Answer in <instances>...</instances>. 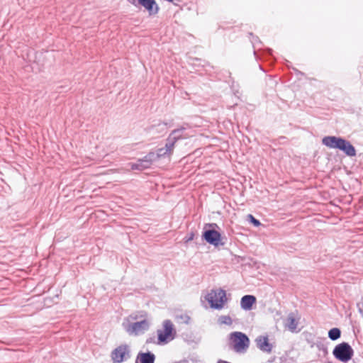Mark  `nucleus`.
<instances>
[{"label": "nucleus", "instance_id": "obj_15", "mask_svg": "<svg viewBox=\"0 0 363 363\" xmlns=\"http://www.w3.org/2000/svg\"><path fill=\"white\" fill-rule=\"evenodd\" d=\"M341 335V332L340 329L337 328H332L328 332V337L332 340H337Z\"/></svg>", "mask_w": 363, "mask_h": 363}, {"label": "nucleus", "instance_id": "obj_6", "mask_svg": "<svg viewBox=\"0 0 363 363\" xmlns=\"http://www.w3.org/2000/svg\"><path fill=\"white\" fill-rule=\"evenodd\" d=\"M163 330H157L159 343L166 344L174 337L173 324L169 320L163 322Z\"/></svg>", "mask_w": 363, "mask_h": 363}, {"label": "nucleus", "instance_id": "obj_16", "mask_svg": "<svg viewBox=\"0 0 363 363\" xmlns=\"http://www.w3.org/2000/svg\"><path fill=\"white\" fill-rule=\"evenodd\" d=\"M241 306L243 309H250V294L244 296L241 299Z\"/></svg>", "mask_w": 363, "mask_h": 363}, {"label": "nucleus", "instance_id": "obj_7", "mask_svg": "<svg viewBox=\"0 0 363 363\" xmlns=\"http://www.w3.org/2000/svg\"><path fill=\"white\" fill-rule=\"evenodd\" d=\"M301 316L297 312H292L284 319L283 323L285 330L291 333H298L301 330L299 328Z\"/></svg>", "mask_w": 363, "mask_h": 363}, {"label": "nucleus", "instance_id": "obj_1", "mask_svg": "<svg viewBox=\"0 0 363 363\" xmlns=\"http://www.w3.org/2000/svg\"><path fill=\"white\" fill-rule=\"evenodd\" d=\"M151 317L145 311L134 313L123 320L122 326L130 335L144 334L150 327Z\"/></svg>", "mask_w": 363, "mask_h": 363}, {"label": "nucleus", "instance_id": "obj_20", "mask_svg": "<svg viewBox=\"0 0 363 363\" xmlns=\"http://www.w3.org/2000/svg\"><path fill=\"white\" fill-rule=\"evenodd\" d=\"M256 298L251 295V310L252 309V305L255 303Z\"/></svg>", "mask_w": 363, "mask_h": 363}, {"label": "nucleus", "instance_id": "obj_19", "mask_svg": "<svg viewBox=\"0 0 363 363\" xmlns=\"http://www.w3.org/2000/svg\"><path fill=\"white\" fill-rule=\"evenodd\" d=\"M251 223H252L255 226H259L261 225L260 222L255 219L252 216H251Z\"/></svg>", "mask_w": 363, "mask_h": 363}, {"label": "nucleus", "instance_id": "obj_2", "mask_svg": "<svg viewBox=\"0 0 363 363\" xmlns=\"http://www.w3.org/2000/svg\"><path fill=\"white\" fill-rule=\"evenodd\" d=\"M322 143L330 148L339 149L347 156L353 157L356 155V150L352 144L342 138L325 136L323 138Z\"/></svg>", "mask_w": 363, "mask_h": 363}, {"label": "nucleus", "instance_id": "obj_10", "mask_svg": "<svg viewBox=\"0 0 363 363\" xmlns=\"http://www.w3.org/2000/svg\"><path fill=\"white\" fill-rule=\"evenodd\" d=\"M256 347L261 351L270 353L272 350L273 345L269 342L267 335H259L255 340Z\"/></svg>", "mask_w": 363, "mask_h": 363}, {"label": "nucleus", "instance_id": "obj_4", "mask_svg": "<svg viewBox=\"0 0 363 363\" xmlns=\"http://www.w3.org/2000/svg\"><path fill=\"white\" fill-rule=\"evenodd\" d=\"M205 298L211 304V308L216 309L222 308L227 301L225 291L223 289L211 290Z\"/></svg>", "mask_w": 363, "mask_h": 363}, {"label": "nucleus", "instance_id": "obj_8", "mask_svg": "<svg viewBox=\"0 0 363 363\" xmlns=\"http://www.w3.org/2000/svg\"><path fill=\"white\" fill-rule=\"evenodd\" d=\"M130 351L127 345H121L116 347L111 353V358L114 363H121L130 357Z\"/></svg>", "mask_w": 363, "mask_h": 363}, {"label": "nucleus", "instance_id": "obj_18", "mask_svg": "<svg viewBox=\"0 0 363 363\" xmlns=\"http://www.w3.org/2000/svg\"><path fill=\"white\" fill-rule=\"evenodd\" d=\"M165 155H168V152L165 150V148H160L158 150L157 153V157L164 156Z\"/></svg>", "mask_w": 363, "mask_h": 363}, {"label": "nucleus", "instance_id": "obj_5", "mask_svg": "<svg viewBox=\"0 0 363 363\" xmlns=\"http://www.w3.org/2000/svg\"><path fill=\"white\" fill-rule=\"evenodd\" d=\"M333 354L338 360L347 362L352 358L353 350L348 343L342 342L335 346Z\"/></svg>", "mask_w": 363, "mask_h": 363}, {"label": "nucleus", "instance_id": "obj_9", "mask_svg": "<svg viewBox=\"0 0 363 363\" xmlns=\"http://www.w3.org/2000/svg\"><path fill=\"white\" fill-rule=\"evenodd\" d=\"M155 158V155L152 152L149 153L143 159H140L135 163H130V167L133 170H143L150 167L152 160Z\"/></svg>", "mask_w": 363, "mask_h": 363}, {"label": "nucleus", "instance_id": "obj_17", "mask_svg": "<svg viewBox=\"0 0 363 363\" xmlns=\"http://www.w3.org/2000/svg\"><path fill=\"white\" fill-rule=\"evenodd\" d=\"M218 322L220 324H225V325H231L232 324V319L230 316L227 315H222L219 318Z\"/></svg>", "mask_w": 363, "mask_h": 363}, {"label": "nucleus", "instance_id": "obj_13", "mask_svg": "<svg viewBox=\"0 0 363 363\" xmlns=\"http://www.w3.org/2000/svg\"><path fill=\"white\" fill-rule=\"evenodd\" d=\"M138 3L144 6L150 13H155L157 11L158 7L154 0H138Z\"/></svg>", "mask_w": 363, "mask_h": 363}, {"label": "nucleus", "instance_id": "obj_21", "mask_svg": "<svg viewBox=\"0 0 363 363\" xmlns=\"http://www.w3.org/2000/svg\"><path fill=\"white\" fill-rule=\"evenodd\" d=\"M193 240V235L189 236V238L188 239V241Z\"/></svg>", "mask_w": 363, "mask_h": 363}, {"label": "nucleus", "instance_id": "obj_11", "mask_svg": "<svg viewBox=\"0 0 363 363\" xmlns=\"http://www.w3.org/2000/svg\"><path fill=\"white\" fill-rule=\"evenodd\" d=\"M184 130V128H181L179 129L174 130L171 133L164 147L167 152H168V155H170L172 152L174 143L177 142V140L181 138V132Z\"/></svg>", "mask_w": 363, "mask_h": 363}, {"label": "nucleus", "instance_id": "obj_14", "mask_svg": "<svg viewBox=\"0 0 363 363\" xmlns=\"http://www.w3.org/2000/svg\"><path fill=\"white\" fill-rule=\"evenodd\" d=\"M155 359V355L151 352L139 353L137 357V360L140 363H154Z\"/></svg>", "mask_w": 363, "mask_h": 363}, {"label": "nucleus", "instance_id": "obj_12", "mask_svg": "<svg viewBox=\"0 0 363 363\" xmlns=\"http://www.w3.org/2000/svg\"><path fill=\"white\" fill-rule=\"evenodd\" d=\"M203 239L214 246H218L220 241V234L215 230H206L203 233Z\"/></svg>", "mask_w": 363, "mask_h": 363}, {"label": "nucleus", "instance_id": "obj_3", "mask_svg": "<svg viewBox=\"0 0 363 363\" xmlns=\"http://www.w3.org/2000/svg\"><path fill=\"white\" fill-rule=\"evenodd\" d=\"M248 337L241 332H233L229 335V347L236 352H245L248 347Z\"/></svg>", "mask_w": 363, "mask_h": 363}]
</instances>
